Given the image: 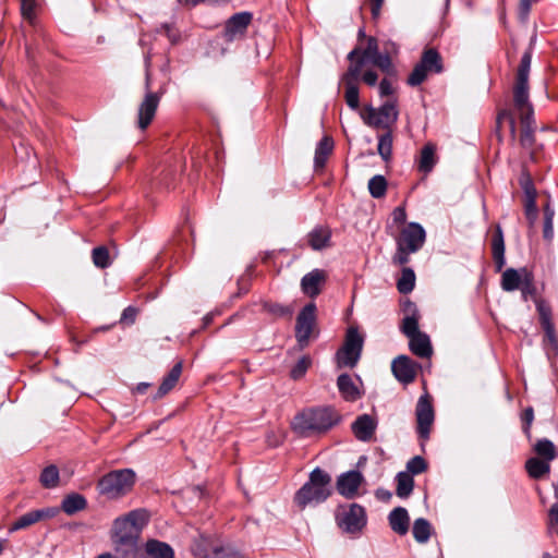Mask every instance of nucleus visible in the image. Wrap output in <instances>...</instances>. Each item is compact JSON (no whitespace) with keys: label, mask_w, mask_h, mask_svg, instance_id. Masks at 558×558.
<instances>
[{"label":"nucleus","mask_w":558,"mask_h":558,"mask_svg":"<svg viewBox=\"0 0 558 558\" xmlns=\"http://www.w3.org/2000/svg\"><path fill=\"white\" fill-rule=\"evenodd\" d=\"M532 51L527 49L521 57L513 85L512 108L500 109L496 116L495 135L498 142H502V123L508 122L511 141L517 137L515 117L521 123L520 144L523 148H532L535 143V119L534 109L529 95V74L531 69Z\"/></svg>","instance_id":"1"},{"label":"nucleus","mask_w":558,"mask_h":558,"mask_svg":"<svg viewBox=\"0 0 558 558\" xmlns=\"http://www.w3.org/2000/svg\"><path fill=\"white\" fill-rule=\"evenodd\" d=\"M340 422V415L330 407L310 408L298 413L292 423V430L306 438L323 434Z\"/></svg>","instance_id":"2"},{"label":"nucleus","mask_w":558,"mask_h":558,"mask_svg":"<svg viewBox=\"0 0 558 558\" xmlns=\"http://www.w3.org/2000/svg\"><path fill=\"white\" fill-rule=\"evenodd\" d=\"M331 494V476L320 468H315L308 481L295 493L294 502L300 509H305L326 501Z\"/></svg>","instance_id":"3"},{"label":"nucleus","mask_w":558,"mask_h":558,"mask_svg":"<svg viewBox=\"0 0 558 558\" xmlns=\"http://www.w3.org/2000/svg\"><path fill=\"white\" fill-rule=\"evenodd\" d=\"M150 520L149 512L144 509H135L124 515L114 519L111 529V541H119L122 544L131 541L138 542L143 529Z\"/></svg>","instance_id":"4"},{"label":"nucleus","mask_w":558,"mask_h":558,"mask_svg":"<svg viewBox=\"0 0 558 558\" xmlns=\"http://www.w3.org/2000/svg\"><path fill=\"white\" fill-rule=\"evenodd\" d=\"M135 482L136 474L132 469L113 470L99 478L97 490L107 499L117 500L131 493Z\"/></svg>","instance_id":"5"},{"label":"nucleus","mask_w":558,"mask_h":558,"mask_svg":"<svg viewBox=\"0 0 558 558\" xmlns=\"http://www.w3.org/2000/svg\"><path fill=\"white\" fill-rule=\"evenodd\" d=\"M363 343V336L357 328L350 327L342 348L337 352L338 366L353 368L361 357Z\"/></svg>","instance_id":"6"},{"label":"nucleus","mask_w":558,"mask_h":558,"mask_svg":"<svg viewBox=\"0 0 558 558\" xmlns=\"http://www.w3.org/2000/svg\"><path fill=\"white\" fill-rule=\"evenodd\" d=\"M336 521L342 532L359 534L366 525V511L357 504L340 507L336 514Z\"/></svg>","instance_id":"7"},{"label":"nucleus","mask_w":558,"mask_h":558,"mask_svg":"<svg viewBox=\"0 0 558 558\" xmlns=\"http://www.w3.org/2000/svg\"><path fill=\"white\" fill-rule=\"evenodd\" d=\"M363 69V62H355L348 66L347 71L341 75L339 85H343L344 100L349 108L357 110L360 108L359 80Z\"/></svg>","instance_id":"8"},{"label":"nucleus","mask_w":558,"mask_h":558,"mask_svg":"<svg viewBox=\"0 0 558 558\" xmlns=\"http://www.w3.org/2000/svg\"><path fill=\"white\" fill-rule=\"evenodd\" d=\"M415 416L417 423V435L422 440V446H424V442L429 438L430 429L435 420L432 398L428 393H424L418 398L415 408Z\"/></svg>","instance_id":"9"},{"label":"nucleus","mask_w":558,"mask_h":558,"mask_svg":"<svg viewBox=\"0 0 558 558\" xmlns=\"http://www.w3.org/2000/svg\"><path fill=\"white\" fill-rule=\"evenodd\" d=\"M192 550L195 558H243L230 546H223L205 537L196 542Z\"/></svg>","instance_id":"10"},{"label":"nucleus","mask_w":558,"mask_h":558,"mask_svg":"<svg viewBox=\"0 0 558 558\" xmlns=\"http://www.w3.org/2000/svg\"><path fill=\"white\" fill-rule=\"evenodd\" d=\"M165 93V85L160 86L156 93H145L137 109V125L141 130L147 129L154 120L159 102Z\"/></svg>","instance_id":"11"},{"label":"nucleus","mask_w":558,"mask_h":558,"mask_svg":"<svg viewBox=\"0 0 558 558\" xmlns=\"http://www.w3.org/2000/svg\"><path fill=\"white\" fill-rule=\"evenodd\" d=\"M316 310L315 303L311 302L301 310L296 317L295 338L302 348L308 344L316 323Z\"/></svg>","instance_id":"12"},{"label":"nucleus","mask_w":558,"mask_h":558,"mask_svg":"<svg viewBox=\"0 0 558 558\" xmlns=\"http://www.w3.org/2000/svg\"><path fill=\"white\" fill-rule=\"evenodd\" d=\"M253 14L250 12H239L229 17L225 23L223 39L227 43L240 40L245 37L247 28L252 23Z\"/></svg>","instance_id":"13"},{"label":"nucleus","mask_w":558,"mask_h":558,"mask_svg":"<svg viewBox=\"0 0 558 558\" xmlns=\"http://www.w3.org/2000/svg\"><path fill=\"white\" fill-rule=\"evenodd\" d=\"M425 230L420 223L410 222L400 232L397 246H403L410 252H417L425 242Z\"/></svg>","instance_id":"14"},{"label":"nucleus","mask_w":558,"mask_h":558,"mask_svg":"<svg viewBox=\"0 0 558 558\" xmlns=\"http://www.w3.org/2000/svg\"><path fill=\"white\" fill-rule=\"evenodd\" d=\"M59 513V508L47 507L43 509L31 510L17 518L10 527L11 532L26 529L37 522L49 520Z\"/></svg>","instance_id":"15"},{"label":"nucleus","mask_w":558,"mask_h":558,"mask_svg":"<svg viewBox=\"0 0 558 558\" xmlns=\"http://www.w3.org/2000/svg\"><path fill=\"white\" fill-rule=\"evenodd\" d=\"M395 377L402 384H411L417 374V364L407 355H399L391 363Z\"/></svg>","instance_id":"16"},{"label":"nucleus","mask_w":558,"mask_h":558,"mask_svg":"<svg viewBox=\"0 0 558 558\" xmlns=\"http://www.w3.org/2000/svg\"><path fill=\"white\" fill-rule=\"evenodd\" d=\"M363 476L359 471H349L337 480V490L345 498H353L362 484Z\"/></svg>","instance_id":"17"},{"label":"nucleus","mask_w":558,"mask_h":558,"mask_svg":"<svg viewBox=\"0 0 558 558\" xmlns=\"http://www.w3.org/2000/svg\"><path fill=\"white\" fill-rule=\"evenodd\" d=\"M326 281V274L322 269H314L306 274L301 279V289L304 294L310 298H316L320 291L322 286Z\"/></svg>","instance_id":"18"},{"label":"nucleus","mask_w":558,"mask_h":558,"mask_svg":"<svg viewBox=\"0 0 558 558\" xmlns=\"http://www.w3.org/2000/svg\"><path fill=\"white\" fill-rule=\"evenodd\" d=\"M377 427V422L368 414H362L352 423V432L356 439L369 441Z\"/></svg>","instance_id":"19"},{"label":"nucleus","mask_w":558,"mask_h":558,"mask_svg":"<svg viewBox=\"0 0 558 558\" xmlns=\"http://www.w3.org/2000/svg\"><path fill=\"white\" fill-rule=\"evenodd\" d=\"M337 387L341 397L349 402H354L362 397V392L349 374H341L337 378Z\"/></svg>","instance_id":"20"},{"label":"nucleus","mask_w":558,"mask_h":558,"mask_svg":"<svg viewBox=\"0 0 558 558\" xmlns=\"http://www.w3.org/2000/svg\"><path fill=\"white\" fill-rule=\"evenodd\" d=\"M182 368L183 364L181 361L172 366L170 372L163 377L160 386L158 387L157 393L154 396L155 400L165 397L175 387L182 374Z\"/></svg>","instance_id":"21"},{"label":"nucleus","mask_w":558,"mask_h":558,"mask_svg":"<svg viewBox=\"0 0 558 558\" xmlns=\"http://www.w3.org/2000/svg\"><path fill=\"white\" fill-rule=\"evenodd\" d=\"M391 530L399 534L405 535L409 531L410 518L408 511L403 507L395 508L388 515Z\"/></svg>","instance_id":"22"},{"label":"nucleus","mask_w":558,"mask_h":558,"mask_svg":"<svg viewBox=\"0 0 558 558\" xmlns=\"http://www.w3.org/2000/svg\"><path fill=\"white\" fill-rule=\"evenodd\" d=\"M492 253L495 262L496 270L500 271L505 264V241L502 229L499 225L496 226L495 232L492 239Z\"/></svg>","instance_id":"23"},{"label":"nucleus","mask_w":558,"mask_h":558,"mask_svg":"<svg viewBox=\"0 0 558 558\" xmlns=\"http://www.w3.org/2000/svg\"><path fill=\"white\" fill-rule=\"evenodd\" d=\"M409 348L418 357H429L433 353L429 337L422 331L409 337Z\"/></svg>","instance_id":"24"},{"label":"nucleus","mask_w":558,"mask_h":558,"mask_svg":"<svg viewBox=\"0 0 558 558\" xmlns=\"http://www.w3.org/2000/svg\"><path fill=\"white\" fill-rule=\"evenodd\" d=\"M330 238L331 230L328 227L317 226L307 234V242L313 250L320 251L330 245Z\"/></svg>","instance_id":"25"},{"label":"nucleus","mask_w":558,"mask_h":558,"mask_svg":"<svg viewBox=\"0 0 558 558\" xmlns=\"http://www.w3.org/2000/svg\"><path fill=\"white\" fill-rule=\"evenodd\" d=\"M523 270H529L523 267L520 269L508 268L501 275V288L504 291L512 292L521 288L524 281V272Z\"/></svg>","instance_id":"26"},{"label":"nucleus","mask_w":558,"mask_h":558,"mask_svg":"<svg viewBox=\"0 0 558 558\" xmlns=\"http://www.w3.org/2000/svg\"><path fill=\"white\" fill-rule=\"evenodd\" d=\"M145 551L150 558H174L172 547L158 539H148L145 543Z\"/></svg>","instance_id":"27"},{"label":"nucleus","mask_w":558,"mask_h":558,"mask_svg":"<svg viewBox=\"0 0 558 558\" xmlns=\"http://www.w3.org/2000/svg\"><path fill=\"white\" fill-rule=\"evenodd\" d=\"M420 62L430 73L438 74L441 73L444 70L442 58L435 48L425 49L421 56Z\"/></svg>","instance_id":"28"},{"label":"nucleus","mask_w":558,"mask_h":558,"mask_svg":"<svg viewBox=\"0 0 558 558\" xmlns=\"http://www.w3.org/2000/svg\"><path fill=\"white\" fill-rule=\"evenodd\" d=\"M333 149V142L330 137H323L316 146L314 165L315 168H324L326 161Z\"/></svg>","instance_id":"29"},{"label":"nucleus","mask_w":558,"mask_h":558,"mask_svg":"<svg viewBox=\"0 0 558 558\" xmlns=\"http://www.w3.org/2000/svg\"><path fill=\"white\" fill-rule=\"evenodd\" d=\"M525 469L532 478L538 480L550 472V464L549 461L543 459L530 458L525 462Z\"/></svg>","instance_id":"30"},{"label":"nucleus","mask_w":558,"mask_h":558,"mask_svg":"<svg viewBox=\"0 0 558 558\" xmlns=\"http://www.w3.org/2000/svg\"><path fill=\"white\" fill-rule=\"evenodd\" d=\"M87 501L83 495L80 494H70L63 500L61 505V509L66 514H74L78 511H82L86 508Z\"/></svg>","instance_id":"31"},{"label":"nucleus","mask_w":558,"mask_h":558,"mask_svg":"<svg viewBox=\"0 0 558 558\" xmlns=\"http://www.w3.org/2000/svg\"><path fill=\"white\" fill-rule=\"evenodd\" d=\"M436 148L433 144L424 145L421 150L418 160V170L428 173L433 170L436 163Z\"/></svg>","instance_id":"32"},{"label":"nucleus","mask_w":558,"mask_h":558,"mask_svg":"<svg viewBox=\"0 0 558 558\" xmlns=\"http://www.w3.org/2000/svg\"><path fill=\"white\" fill-rule=\"evenodd\" d=\"M524 281L520 288L521 296L524 301L532 299L534 302L539 300L537 288L534 280V275L531 270H523Z\"/></svg>","instance_id":"33"},{"label":"nucleus","mask_w":558,"mask_h":558,"mask_svg":"<svg viewBox=\"0 0 558 558\" xmlns=\"http://www.w3.org/2000/svg\"><path fill=\"white\" fill-rule=\"evenodd\" d=\"M534 452L546 461H553L557 458L558 452L554 442L547 438L538 439L534 445Z\"/></svg>","instance_id":"34"},{"label":"nucleus","mask_w":558,"mask_h":558,"mask_svg":"<svg viewBox=\"0 0 558 558\" xmlns=\"http://www.w3.org/2000/svg\"><path fill=\"white\" fill-rule=\"evenodd\" d=\"M397 489L396 494L400 498H408L414 488V481L412 475L407 472H399L396 476Z\"/></svg>","instance_id":"35"},{"label":"nucleus","mask_w":558,"mask_h":558,"mask_svg":"<svg viewBox=\"0 0 558 558\" xmlns=\"http://www.w3.org/2000/svg\"><path fill=\"white\" fill-rule=\"evenodd\" d=\"M412 533L417 543L424 544L430 537L432 525L426 519L418 518L413 523Z\"/></svg>","instance_id":"36"},{"label":"nucleus","mask_w":558,"mask_h":558,"mask_svg":"<svg viewBox=\"0 0 558 558\" xmlns=\"http://www.w3.org/2000/svg\"><path fill=\"white\" fill-rule=\"evenodd\" d=\"M415 287V274L412 268L404 267L401 276L397 281V289L402 294H408L413 291Z\"/></svg>","instance_id":"37"},{"label":"nucleus","mask_w":558,"mask_h":558,"mask_svg":"<svg viewBox=\"0 0 558 558\" xmlns=\"http://www.w3.org/2000/svg\"><path fill=\"white\" fill-rule=\"evenodd\" d=\"M112 544L118 558H138V542L131 541L122 544L119 541H112Z\"/></svg>","instance_id":"38"},{"label":"nucleus","mask_w":558,"mask_h":558,"mask_svg":"<svg viewBox=\"0 0 558 558\" xmlns=\"http://www.w3.org/2000/svg\"><path fill=\"white\" fill-rule=\"evenodd\" d=\"M45 488H54L59 484V470L56 465L51 464L46 466L39 478Z\"/></svg>","instance_id":"39"},{"label":"nucleus","mask_w":558,"mask_h":558,"mask_svg":"<svg viewBox=\"0 0 558 558\" xmlns=\"http://www.w3.org/2000/svg\"><path fill=\"white\" fill-rule=\"evenodd\" d=\"M368 191L374 198H381L387 192V181L384 175L377 174L369 179Z\"/></svg>","instance_id":"40"},{"label":"nucleus","mask_w":558,"mask_h":558,"mask_svg":"<svg viewBox=\"0 0 558 558\" xmlns=\"http://www.w3.org/2000/svg\"><path fill=\"white\" fill-rule=\"evenodd\" d=\"M428 74L432 73L418 61L408 76L407 83L412 87L418 86L427 78Z\"/></svg>","instance_id":"41"},{"label":"nucleus","mask_w":558,"mask_h":558,"mask_svg":"<svg viewBox=\"0 0 558 558\" xmlns=\"http://www.w3.org/2000/svg\"><path fill=\"white\" fill-rule=\"evenodd\" d=\"M377 150L383 160L388 161L392 154V134L387 132L379 136Z\"/></svg>","instance_id":"42"},{"label":"nucleus","mask_w":558,"mask_h":558,"mask_svg":"<svg viewBox=\"0 0 558 558\" xmlns=\"http://www.w3.org/2000/svg\"><path fill=\"white\" fill-rule=\"evenodd\" d=\"M361 118L368 126L379 128L385 125V120L379 118L378 110L374 109L372 106L364 108L361 112Z\"/></svg>","instance_id":"43"},{"label":"nucleus","mask_w":558,"mask_h":558,"mask_svg":"<svg viewBox=\"0 0 558 558\" xmlns=\"http://www.w3.org/2000/svg\"><path fill=\"white\" fill-rule=\"evenodd\" d=\"M379 118L385 120V125L388 123H395L398 119V110L393 102L387 101L378 109Z\"/></svg>","instance_id":"44"},{"label":"nucleus","mask_w":558,"mask_h":558,"mask_svg":"<svg viewBox=\"0 0 558 558\" xmlns=\"http://www.w3.org/2000/svg\"><path fill=\"white\" fill-rule=\"evenodd\" d=\"M379 53L378 43L375 37H368L367 39V46L365 49H361V57L356 60V62L362 61L363 65L366 61L373 60L375 56Z\"/></svg>","instance_id":"45"},{"label":"nucleus","mask_w":558,"mask_h":558,"mask_svg":"<svg viewBox=\"0 0 558 558\" xmlns=\"http://www.w3.org/2000/svg\"><path fill=\"white\" fill-rule=\"evenodd\" d=\"M93 263L98 268H107L110 265L109 252L105 246L95 247L92 252Z\"/></svg>","instance_id":"46"},{"label":"nucleus","mask_w":558,"mask_h":558,"mask_svg":"<svg viewBox=\"0 0 558 558\" xmlns=\"http://www.w3.org/2000/svg\"><path fill=\"white\" fill-rule=\"evenodd\" d=\"M427 470V462L421 456H415L407 463V473L410 475H418Z\"/></svg>","instance_id":"47"},{"label":"nucleus","mask_w":558,"mask_h":558,"mask_svg":"<svg viewBox=\"0 0 558 558\" xmlns=\"http://www.w3.org/2000/svg\"><path fill=\"white\" fill-rule=\"evenodd\" d=\"M312 361L310 356H302L298 363L292 367L290 375L293 379L298 380L302 378L311 366Z\"/></svg>","instance_id":"48"},{"label":"nucleus","mask_w":558,"mask_h":558,"mask_svg":"<svg viewBox=\"0 0 558 558\" xmlns=\"http://www.w3.org/2000/svg\"><path fill=\"white\" fill-rule=\"evenodd\" d=\"M418 319L420 317H403L400 326L402 333L409 338L421 332L418 329Z\"/></svg>","instance_id":"49"},{"label":"nucleus","mask_w":558,"mask_h":558,"mask_svg":"<svg viewBox=\"0 0 558 558\" xmlns=\"http://www.w3.org/2000/svg\"><path fill=\"white\" fill-rule=\"evenodd\" d=\"M534 303L536 305V310L539 315L541 325H546V324L553 323L551 308H550L549 304L543 299L536 300V302H534Z\"/></svg>","instance_id":"50"},{"label":"nucleus","mask_w":558,"mask_h":558,"mask_svg":"<svg viewBox=\"0 0 558 558\" xmlns=\"http://www.w3.org/2000/svg\"><path fill=\"white\" fill-rule=\"evenodd\" d=\"M159 32L165 34L172 45L181 41V33L173 24H162Z\"/></svg>","instance_id":"51"},{"label":"nucleus","mask_w":558,"mask_h":558,"mask_svg":"<svg viewBox=\"0 0 558 558\" xmlns=\"http://www.w3.org/2000/svg\"><path fill=\"white\" fill-rule=\"evenodd\" d=\"M414 252H410L408 248L403 246H397V251L392 256V264L395 266H403L410 262V255Z\"/></svg>","instance_id":"52"},{"label":"nucleus","mask_w":558,"mask_h":558,"mask_svg":"<svg viewBox=\"0 0 558 558\" xmlns=\"http://www.w3.org/2000/svg\"><path fill=\"white\" fill-rule=\"evenodd\" d=\"M36 0H21V13L24 19L33 23L35 19Z\"/></svg>","instance_id":"53"},{"label":"nucleus","mask_w":558,"mask_h":558,"mask_svg":"<svg viewBox=\"0 0 558 558\" xmlns=\"http://www.w3.org/2000/svg\"><path fill=\"white\" fill-rule=\"evenodd\" d=\"M545 332V340L551 345L554 350H558V339L555 332L554 323L542 325Z\"/></svg>","instance_id":"54"},{"label":"nucleus","mask_w":558,"mask_h":558,"mask_svg":"<svg viewBox=\"0 0 558 558\" xmlns=\"http://www.w3.org/2000/svg\"><path fill=\"white\" fill-rule=\"evenodd\" d=\"M371 62L378 66L384 72H389L392 68L391 59L388 54L378 53L371 60Z\"/></svg>","instance_id":"55"},{"label":"nucleus","mask_w":558,"mask_h":558,"mask_svg":"<svg viewBox=\"0 0 558 558\" xmlns=\"http://www.w3.org/2000/svg\"><path fill=\"white\" fill-rule=\"evenodd\" d=\"M553 217L554 211L546 206L544 210V238L550 239L553 236Z\"/></svg>","instance_id":"56"},{"label":"nucleus","mask_w":558,"mask_h":558,"mask_svg":"<svg viewBox=\"0 0 558 558\" xmlns=\"http://www.w3.org/2000/svg\"><path fill=\"white\" fill-rule=\"evenodd\" d=\"M264 308L268 313H270L275 316H278V317H282V316H287V315L291 314V311L288 307H284L278 303H265Z\"/></svg>","instance_id":"57"},{"label":"nucleus","mask_w":558,"mask_h":558,"mask_svg":"<svg viewBox=\"0 0 558 558\" xmlns=\"http://www.w3.org/2000/svg\"><path fill=\"white\" fill-rule=\"evenodd\" d=\"M524 211L526 219L531 225H533L537 218L536 199H532V197L530 199H525Z\"/></svg>","instance_id":"58"},{"label":"nucleus","mask_w":558,"mask_h":558,"mask_svg":"<svg viewBox=\"0 0 558 558\" xmlns=\"http://www.w3.org/2000/svg\"><path fill=\"white\" fill-rule=\"evenodd\" d=\"M137 308L134 306H128L123 310L121 317H120V324L123 325H132L135 323L136 316H137Z\"/></svg>","instance_id":"59"},{"label":"nucleus","mask_w":558,"mask_h":558,"mask_svg":"<svg viewBox=\"0 0 558 558\" xmlns=\"http://www.w3.org/2000/svg\"><path fill=\"white\" fill-rule=\"evenodd\" d=\"M401 308L404 314V317H420L416 304L410 301L409 299L404 300L401 303Z\"/></svg>","instance_id":"60"},{"label":"nucleus","mask_w":558,"mask_h":558,"mask_svg":"<svg viewBox=\"0 0 558 558\" xmlns=\"http://www.w3.org/2000/svg\"><path fill=\"white\" fill-rule=\"evenodd\" d=\"M521 418H522V423H523V432L530 436V428H531V425H532V422L534 420V411H533V408L529 407L526 408L522 415H521Z\"/></svg>","instance_id":"61"},{"label":"nucleus","mask_w":558,"mask_h":558,"mask_svg":"<svg viewBox=\"0 0 558 558\" xmlns=\"http://www.w3.org/2000/svg\"><path fill=\"white\" fill-rule=\"evenodd\" d=\"M145 93H155L151 90V73H150V57L145 58Z\"/></svg>","instance_id":"62"},{"label":"nucleus","mask_w":558,"mask_h":558,"mask_svg":"<svg viewBox=\"0 0 558 558\" xmlns=\"http://www.w3.org/2000/svg\"><path fill=\"white\" fill-rule=\"evenodd\" d=\"M392 220L397 225H403L407 220V213L403 206H398L392 211Z\"/></svg>","instance_id":"63"},{"label":"nucleus","mask_w":558,"mask_h":558,"mask_svg":"<svg viewBox=\"0 0 558 558\" xmlns=\"http://www.w3.org/2000/svg\"><path fill=\"white\" fill-rule=\"evenodd\" d=\"M363 82L368 86H375L378 80L376 72L368 70L362 75Z\"/></svg>","instance_id":"64"}]
</instances>
